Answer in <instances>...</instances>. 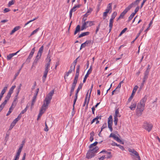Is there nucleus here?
<instances>
[{"instance_id": "obj_42", "label": "nucleus", "mask_w": 160, "mask_h": 160, "mask_svg": "<svg viewBox=\"0 0 160 160\" xmlns=\"http://www.w3.org/2000/svg\"><path fill=\"white\" fill-rule=\"evenodd\" d=\"M35 47H33V48L32 49L30 53V55L31 56H33V54L34 53L35 51Z\"/></svg>"}, {"instance_id": "obj_62", "label": "nucleus", "mask_w": 160, "mask_h": 160, "mask_svg": "<svg viewBox=\"0 0 160 160\" xmlns=\"http://www.w3.org/2000/svg\"><path fill=\"white\" fill-rule=\"evenodd\" d=\"M19 155H18V154H16L14 160H18L19 159Z\"/></svg>"}, {"instance_id": "obj_20", "label": "nucleus", "mask_w": 160, "mask_h": 160, "mask_svg": "<svg viewBox=\"0 0 160 160\" xmlns=\"http://www.w3.org/2000/svg\"><path fill=\"white\" fill-rule=\"evenodd\" d=\"M90 33V32H83L81 34L79 35L78 36V38H81L82 37H83V36H87L89 35Z\"/></svg>"}, {"instance_id": "obj_16", "label": "nucleus", "mask_w": 160, "mask_h": 160, "mask_svg": "<svg viewBox=\"0 0 160 160\" xmlns=\"http://www.w3.org/2000/svg\"><path fill=\"white\" fill-rule=\"evenodd\" d=\"M112 121H108V128L110 129L111 132H112L113 130V129L112 127Z\"/></svg>"}, {"instance_id": "obj_40", "label": "nucleus", "mask_w": 160, "mask_h": 160, "mask_svg": "<svg viewBox=\"0 0 160 160\" xmlns=\"http://www.w3.org/2000/svg\"><path fill=\"white\" fill-rule=\"evenodd\" d=\"M102 116L101 115H98L95 118H93L92 120H98V119H102Z\"/></svg>"}, {"instance_id": "obj_3", "label": "nucleus", "mask_w": 160, "mask_h": 160, "mask_svg": "<svg viewBox=\"0 0 160 160\" xmlns=\"http://www.w3.org/2000/svg\"><path fill=\"white\" fill-rule=\"evenodd\" d=\"M128 151L132 157L133 160H141L140 157L138 152L134 149L129 148Z\"/></svg>"}, {"instance_id": "obj_19", "label": "nucleus", "mask_w": 160, "mask_h": 160, "mask_svg": "<svg viewBox=\"0 0 160 160\" xmlns=\"http://www.w3.org/2000/svg\"><path fill=\"white\" fill-rule=\"evenodd\" d=\"M137 103L135 102H132L131 105L129 107L130 108L131 110H134L136 106Z\"/></svg>"}, {"instance_id": "obj_57", "label": "nucleus", "mask_w": 160, "mask_h": 160, "mask_svg": "<svg viewBox=\"0 0 160 160\" xmlns=\"http://www.w3.org/2000/svg\"><path fill=\"white\" fill-rule=\"evenodd\" d=\"M86 46L85 45V43L84 42L81 44L80 49H81L82 48H85Z\"/></svg>"}, {"instance_id": "obj_30", "label": "nucleus", "mask_w": 160, "mask_h": 160, "mask_svg": "<svg viewBox=\"0 0 160 160\" xmlns=\"http://www.w3.org/2000/svg\"><path fill=\"white\" fill-rule=\"evenodd\" d=\"M15 85L12 86L9 89V92L8 93L11 94L13 92V90L15 88Z\"/></svg>"}, {"instance_id": "obj_6", "label": "nucleus", "mask_w": 160, "mask_h": 160, "mask_svg": "<svg viewBox=\"0 0 160 160\" xmlns=\"http://www.w3.org/2000/svg\"><path fill=\"white\" fill-rule=\"evenodd\" d=\"M142 127L143 128L147 131L148 132H149L152 129L153 125L150 123L145 121L144 122Z\"/></svg>"}, {"instance_id": "obj_11", "label": "nucleus", "mask_w": 160, "mask_h": 160, "mask_svg": "<svg viewBox=\"0 0 160 160\" xmlns=\"http://www.w3.org/2000/svg\"><path fill=\"white\" fill-rule=\"evenodd\" d=\"M112 3H109L107 7V8L105 10V11L108 12V13H110L112 11Z\"/></svg>"}, {"instance_id": "obj_24", "label": "nucleus", "mask_w": 160, "mask_h": 160, "mask_svg": "<svg viewBox=\"0 0 160 160\" xmlns=\"http://www.w3.org/2000/svg\"><path fill=\"white\" fill-rule=\"evenodd\" d=\"M8 101L5 100L4 102L0 106V110L1 111L7 103Z\"/></svg>"}, {"instance_id": "obj_53", "label": "nucleus", "mask_w": 160, "mask_h": 160, "mask_svg": "<svg viewBox=\"0 0 160 160\" xmlns=\"http://www.w3.org/2000/svg\"><path fill=\"white\" fill-rule=\"evenodd\" d=\"M10 9L8 8H5L3 10V12L4 13H6L10 11Z\"/></svg>"}, {"instance_id": "obj_50", "label": "nucleus", "mask_w": 160, "mask_h": 160, "mask_svg": "<svg viewBox=\"0 0 160 160\" xmlns=\"http://www.w3.org/2000/svg\"><path fill=\"white\" fill-rule=\"evenodd\" d=\"M41 55H41L40 54H38L37 53V56H36L35 59L36 60H39L40 59Z\"/></svg>"}, {"instance_id": "obj_36", "label": "nucleus", "mask_w": 160, "mask_h": 160, "mask_svg": "<svg viewBox=\"0 0 160 160\" xmlns=\"http://www.w3.org/2000/svg\"><path fill=\"white\" fill-rule=\"evenodd\" d=\"M37 97V96H35V95H34V97H33V99H32V104H31L32 106H33V104H34V103L36 100Z\"/></svg>"}, {"instance_id": "obj_9", "label": "nucleus", "mask_w": 160, "mask_h": 160, "mask_svg": "<svg viewBox=\"0 0 160 160\" xmlns=\"http://www.w3.org/2000/svg\"><path fill=\"white\" fill-rule=\"evenodd\" d=\"M92 71V68L91 66L90 67V68L88 70V72H87V74H86V75L85 76V77L84 78L83 80V82L84 83L87 79V78L88 76V75Z\"/></svg>"}, {"instance_id": "obj_37", "label": "nucleus", "mask_w": 160, "mask_h": 160, "mask_svg": "<svg viewBox=\"0 0 160 160\" xmlns=\"http://www.w3.org/2000/svg\"><path fill=\"white\" fill-rule=\"evenodd\" d=\"M117 15V13L116 12H113V13L112 14V16H111V19H113L115 18V17Z\"/></svg>"}, {"instance_id": "obj_27", "label": "nucleus", "mask_w": 160, "mask_h": 160, "mask_svg": "<svg viewBox=\"0 0 160 160\" xmlns=\"http://www.w3.org/2000/svg\"><path fill=\"white\" fill-rule=\"evenodd\" d=\"M50 50L49 51L47 55V57L46 59V62H51V56L50 55Z\"/></svg>"}, {"instance_id": "obj_38", "label": "nucleus", "mask_w": 160, "mask_h": 160, "mask_svg": "<svg viewBox=\"0 0 160 160\" xmlns=\"http://www.w3.org/2000/svg\"><path fill=\"white\" fill-rule=\"evenodd\" d=\"M82 85H83V84L82 83H81L79 85L78 88V89H77L76 91L79 92V91H80V90L82 88Z\"/></svg>"}, {"instance_id": "obj_29", "label": "nucleus", "mask_w": 160, "mask_h": 160, "mask_svg": "<svg viewBox=\"0 0 160 160\" xmlns=\"http://www.w3.org/2000/svg\"><path fill=\"white\" fill-rule=\"evenodd\" d=\"M80 6H81L80 5H75L70 10L71 11H72V12H75L76 10V8H80Z\"/></svg>"}, {"instance_id": "obj_7", "label": "nucleus", "mask_w": 160, "mask_h": 160, "mask_svg": "<svg viewBox=\"0 0 160 160\" xmlns=\"http://www.w3.org/2000/svg\"><path fill=\"white\" fill-rule=\"evenodd\" d=\"M133 7L131 4H130L128 7H127L125 10L122 12L119 16L122 18L126 13L129 11L131 8Z\"/></svg>"}, {"instance_id": "obj_18", "label": "nucleus", "mask_w": 160, "mask_h": 160, "mask_svg": "<svg viewBox=\"0 0 160 160\" xmlns=\"http://www.w3.org/2000/svg\"><path fill=\"white\" fill-rule=\"evenodd\" d=\"M113 19H111L110 20L109 23V32H110L113 26Z\"/></svg>"}, {"instance_id": "obj_51", "label": "nucleus", "mask_w": 160, "mask_h": 160, "mask_svg": "<svg viewBox=\"0 0 160 160\" xmlns=\"http://www.w3.org/2000/svg\"><path fill=\"white\" fill-rule=\"evenodd\" d=\"M107 123H104L103 125L102 126V127L101 128V132L102 131V130L103 129L106 128L107 127Z\"/></svg>"}, {"instance_id": "obj_55", "label": "nucleus", "mask_w": 160, "mask_h": 160, "mask_svg": "<svg viewBox=\"0 0 160 160\" xmlns=\"http://www.w3.org/2000/svg\"><path fill=\"white\" fill-rule=\"evenodd\" d=\"M83 18L82 19V23H83V22H86V21L87 19V17H84V16H83Z\"/></svg>"}, {"instance_id": "obj_17", "label": "nucleus", "mask_w": 160, "mask_h": 160, "mask_svg": "<svg viewBox=\"0 0 160 160\" xmlns=\"http://www.w3.org/2000/svg\"><path fill=\"white\" fill-rule=\"evenodd\" d=\"M113 19H111L110 20L109 23V32H110L113 26Z\"/></svg>"}, {"instance_id": "obj_10", "label": "nucleus", "mask_w": 160, "mask_h": 160, "mask_svg": "<svg viewBox=\"0 0 160 160\" xmlns=\"http://www.w3.org/2000/svg\"><path fill=\"white\" fill-rule=\"evenodd\" d=\"M121 115L119 113V110L118 109H117L115 110V113L114 115V120H118V117H120Z\"/></svg>"}, {"instance_id": "obj_61", "label": "nucleus", "mask_w": 160, "mask_h": 160, "mask_svg": "<svg viewBox=\"0 0 160 160\" xmlns=\"http://www.w3.org/2000/svg\"><path fill=\"white\" fill-rule=\"evenodd\" d=\"M116 92V93H118L119 92V91H118L117 89H116L113 91L112 92V95L114 94V92Z\"/></svg>"}, {"instance_id": "obj_8", "label": "nucleus", "mask_w": 160, "mask_h": 160, "mask_svg": "<svg viewBox=\"0 0 160 160\" xmlns=\"http://www.w3.org/2000/svg\"><path fill=\"white\" fill-rule=\"evenodd\" d=\"M138 88V87L137 86H135L133 88V89L132 91V93L131 96L128 99V102H130L131 101V100L133 98L134 95L135 93V92H136L137 90V89Z\"/></svg>"}, {"instance_id": "obj_33", "label": "nucleus", "mask_w": 160, "mask_h": 160, "mask_svg": "<svg viewBox=\"0 0 160 160\" xmlns=\"http://www.w3.org/2000/svg\"><path fill=\"white\" fill-rule=\"evenodd\" d=\"M13 103L12 104V106L10 107V108L9 109V110L7 114V116H8L9 115L10 113L12 112V110L13 109V108H12V106L13 105Z\"/></svg>"}, {"instance_id": "obj_4", "label": "nucleus", "mask_w": 160, "mask_h": 160, "mask_svg": "<svg viewBox=\"0 0 160 160\" xmlns=\"http://www.w3.org/2000/svg\"><path fill=\"white\" fill-rule=\"evenodd\" d=\"M98 149L99 148L97 146L92 149H90L86 154V158L87 159H89L94 157L96 153L98 152Z\"/></svg>"}, {"instance_id": "obj_41", "label": "nucleus", "mask_w": 160, "mask_h": 160, "mask_svg": "<svg viewBox=\"0 0 160 160\" xmlns=\"http://www.w3.org/2000/svg\"><path fill=\"white\" fill-rule=\"evenodd\" d=\"M38 18V17H37L34 18L33 19L29 21L28 22H27L25 24V26H26L30 22H32V21H34V20H36Z\"/></svg>"}, {"instance_id": "obj_56", "label": "nucleus", "mask_w": 160, "mask_h": 160, "mask_svg": "<svg viewBox=\"0 0 160 160\" xmlns=\"http://www.w3.org/2000/svg\"><path fill=\"white\" fill-rule=\"evenodd\" d=\"M113 138L115 140H116L117 141H118L119 140H120V138L116 135Z\"/></svg>"}, {"instance_id": "obj_47", "label": "nucleus", "mask_w": 160, "mask_h": 160, "mask_svg": "<svg viewBox=\"0 0 160 160\" xmlns=\"http://www.w3.org/2000/svg\"><path fill=\"white\" fill-rule=\"evenodd\" d=\"M108 12L106 11L103 12V19H105L106 17L107 16V14Z\"/></svg>"}, {"instance_id": "obj_5", "label": "nucleus", "mask_w": 160, "mask_h": 160, "mask_svg": "<svg viewBox=\"0 0 160 160\" xmlns=\"http://www.w3.org/2000/svg\"><path fill=\"white\" fill-rule=\"evenodd\" d=\"M95 25L94 22L93 21H86L83 22L81 27V30L82 31L86 29L88 27H91Z\"/></svg>"}, {"instance_id": "obj_13", "label": "nucleus", "mask_w": 160, "mask_h": 160, "mask_svg": "<svg viewBox=\"0 0 160 160\" xmlns=\"http://www.w3.org/2000/svg\"><path fill=\"white\" fill-rule=\"evenodd\" d=\"M79 69H80V66L78 65V67L76 69V73L74 79H78V76H79Z\"/></svg>"}, {"instance_id": "obj_43", "label": "nucleus", "mask_w": 160, "mask_h": 160, "mask_svg": "<svg viewBox=\"0 0 160 160\" xmlns=\"http://www.w3.org/2000/svg\"><path fill=\"white\" fill-rule=\"evenodd\" d=\"M45 127L44 128V130L45 131L47 132L48 130V126L47 124V122H45Z\"/></svg>"}, {"instance_id": "obj_35", "label": "nucleus", "mask_w": 160, "mask_h": 160, "mask_svg": "<svg viewBox=\"0 0 160 160\" xmlns=\"http://www.w3.org/2000/svg\"><path fill=\"white\" fill-rule=\"evenodd\" d=\"M98 143V142H95L94 143H93L92 144H91L89 147V148H90L91 149L93 147L95 146Z\"/></svg>"}, {"instance_id": "obj_64", "label": "nucleus", "mask_w": 160, "mask_h": 160, "mask_svg": "<svg viewBox=\"0 0 160 160\" xmlns=\"http://www.w3.org/2000/svg\"><path fill=\"white\" fill-rule=\"evenodd\" d=\"M105 158V156H102L100 158H99V160H103Z\"/></svg>"}, {"instance_id": "obj_32", "label": "nucleus", "mask_w": 160, "mask_h": 160, "mask_svg": "<svg viewBox=\"0 0 160 160\" xmlns=\"http://www.w3.org/2000/svg\"><path fill=\"white\" fill-rule=\"evenodd\" d=\"M75 64H74V66L72 67V65L70 67V69L69 70V72H70V73H71L72 71H74L75 68Z\"/></svg>"}, {"instance_id": "obj_54", "label": "nucleus", "mask_w": 160, "mask_h": 160, "mask_svg": "<svg viewBox=\"0 0 160 160\" xmlns=\"http://www.w3.org/2000/svg\"><path fill=\"white\" fill-rule=\"evenodd\" d=\"M33 56H31L30 55H29V56H28V57L26 61H28L29 62L30 61V60L31 58Z\"/></svg>"}, {"instance_id": "obj_49", "label": "nucleus", "mask_w": 160, "mask_h": 160, "mask_svg": "<svg viewBox=\"0 0 160 160\" xmlns=\"http://www.w3.org/2000/svg\"><path fill=\"white\" fill-rule=\"evenodd\" d=\"M47 74L44 73L43 76L42 77V81L43 82H44L46 80Z\"/></svg>"}, {"instance_id": "obj_21", "label": "nucleus", "mask_w": 160, "mask_h": 160, "mask_svg": "<svg viewBox=\"0 0 160 160\" xmlns=\"http://www.w3.org/2000/svg\"><path fill=\"white\" fill-rule=\"evenodd\" d=\"M18 121H13L11 123L9 128V130H11L13 128L14 126L16 123H17V122Z\"/></svg>"}, {"instance_id": "obj_48", "label": "nucleus", "mask_w": 160, "mask_h": 160, "mask_svg": "<svg viewBox=\"0 0 160 160\" xmlns=\"http://www.w3.org/2000/svg\"><path fill=\"white\" fill-rule=\"evenodd\" d=\"M127 28H124L123 30H122V31L119 34V36H121L122 34L124 33L125 32V31L127 30Z\"/></svg>"}, {"instance_id": "obj_59", "label": "nucleus", "mask_w": 160, "mask_h": 160, "mask_svg": "<svg viewBox=\"0 0 160 160\" xmlns=\"http://www.w3.org/2000/svg\"><path fill=\"white\" fill-rule=\"evenodd\" d=\"M118 147L122 151L125 150L124 147L122 146L119 145H118Z\"/></svg>"}, {"instance_id": "obj_34", "label": "nucleus", "mask_w": 160, "mask_h": 160, "mask_svg": "<svg viewBox=\"0 0 160 160\" xmlns=\"http://www.w3.org/2000/svg\"><path fill=\"white\" fill-rule=\"evenodd\" d=\"M45 122H47V124L49 127H51L52 126V121H47Z\"/></svg>"}, {"instance_id": "obj_39", "label": "nucleus", "mask_w": 160, "mask_h": 160, "mask_svg": "<svg viewBox=\"0 0 160 160\" xmlns=\"http://www.w3.org/2000/svg\"><path fill=\"white\" fill-rule=\"evenodd\" d=\"M11 95V94L8 93L7 94V96L5 98V100H7V101H8L9 100L10 98Z\"/></svg>"}, {"instance_id": "obj_63", "label": "nucleus", "mask_w": 160, "mask_h": 160, "mask_svg": "<svg viewBox=\"0 0 160 160\" xmlns=\"http://www.w3.org/2000/svg\"><path fill=\"white\" fill-rule=\"evenodd\" d=\"M20 28V27L19 26H17L14 28L15 29V31H16L18 30Z\"/></svg>"}, {"instance_id": "obj_25", "label": "nucleus", "mask_w": 160, "mask_h": 160, "mask_svg": "<svg viewBox=\"0 0 160 160\" xmlns=\"http://www.w3.org/2000/svg\"><path fill=\"white\" fill-rule=\"evenodd\" d=\"M149 71V69L147 68L144 73V79L147 80L148 78V75Z\"/></svg>"}, {"instance_id": "obj_45", "label": "nucleus", "mask_w": 160, "mask_h": 160, "mask_svg": "<svg viewBox=\"0 0 160 160\" xmlns=\"http://www.w3.org/2000/svg\"><path fill=\"white\" fill-rule=\"evenodd\" d=\"M39 28H38L35 30H34L32 33L31 34V35H33L34 34L36 33L39 30Z\"/></svg>"}, {"instance_id": "obj_60", "label": "nucleus", "mask_w": 160, "mask_h": 160, "mask_svg": "<svg viewBox=\"0 0 160 160\" xmlns=\"http://www.w3.org/2000/svg\"><path fill=\"white\" fill-rule=\"evenodd\" d=\"M92 11V9L91 8H89L88 9V11L87 12H88L89 14H90L91 12Z\"/></svg>"}, {"instance_id": "obj_44", "label": "nucleus", "mask_w": 160, "mask_h": 160, "mask_svg": "<svg viewBox=\"0 0 160 160\" xmlns=\"http://www.w3.org/2000/svg\"><path fill=\"white\" fill-rule=\"evenodd\" d=\"M134 16V14H131L128 18V22L130 21L132 19Z\"/></svg>"}, {"instance_id": "obj_22", "label": "nucleus", "mask_w": 160, "mask_h": 160, "mask_svg": "<svg viewBox=\"0 0 160 160\" xmlns=\"http://www.w3.org/2000/svg\"><path fill=\"white\" fill-rule=\"evenodd\" d=\"M81 30L80 29V26L79 25H78L75 28V30L74 32V35H76L78 32Z\"/></svg>"}, {"instance_id": "obj_2", "label": "nucleus", "mask_w": 160, "mask_h": 160, "mask_svg": "<svg viewBox=\"0 0 160 160\" xmlns=\"http://www.w3.org/2000/svg\"><path fill=\"white\" fill-rule=\"evenodd\" d=\"M147 96L145 95L141 100L140 102L138 103L136 109V113L138 116H140L142 113L144 109L145 103L147 99Z\"/></svg>"}, {"instance_id": "obj_26", "label": "nucleus", "mask_w": 160, "mask_h": 160, "mask_svg": "<svg viewBox=\"0 0 160 160\" xmlns=\"http://www.w3.org/2000/svg\"><path fill=\"white\" fill-rule=\"evenodd\" d=\"M141 0H136L134 2H133L131 4L134 7L136 5H138Z\"/></svg>"}, {"instance_id": "obj_15", "label": "nucleus", "mask_w": 160, "mask_h": 160, "mask_svg": "<svg viewBox=\"0 0 160 160\" xmlns=\"http://www.w3.org/2000/svg\"><path fill=\"white\" fill-rule=\"evenodd\" d=\"M8 87V85H6L5 86L4 88L2 90L0 94V96H1L2 97H3V94L5 92L6 90H7Z\"/></svg>"}, {"instance_id": "obj_46", "label": "nucleus", "mask_w": 160, "mask_h": 160, "mask_svg": "<svg viewBox=\"0 0 160 160\" xmlns=\"http://www.w3.org/2000/svg\"><path fill=\"white\" fill-rule=\"evenodd\" d=\"M14 1L13 0H11V1L9 2L8 4V7H10L13 4H14Z\"/></svg>"}, {"instance_id": "obj_12", "label": "nucleus", "mask_w": 160, "mask_h": 160, "mask_svg": "<svg viewBox=\"0 0 160 160\" xmlns=\"http://www.w3.org/2000/svg\"><path fill=\"white\" fill-rule=\"evenodd\" d=\"M19 51L20 50H19L15 53L9 54L7 56V59L8 60H10L14 56L16 55Z\"/></svg>"}, {"instance_id": "obj_58", "label": "nucleus", "mask_w": 160, "mask_h": 160, "mask_svg": "<svg viewBox=\"0 0 160 160\" xmlns=\"http://www.w3.org/2000/svg\"><path fill=\"white\" fill-rule=\"evenodd\" d=\"M39 88H37L36 90V92L34 94V95L35 96H37L38 95V92H39Z\"/></svg>"}, {"instance_id": "obj_31", "label": "nucleus", "mask_w": 160, "mask_h": 160, "mask_svg": "<svg viewBox=\"0 0 160 160\" xmlns=\"http://www.w3.org/2000/svg\"><path fill=\"white\" fill-rule=\"evenodd\" d=\"M43 49V46H42L39 48L38 54L42 55Z\"/></svg>"}, {"instance_id": "obj_14", "label": "nucleus", "mask_w": 160, "mask_h": 160, "mask_svg": "<svg viewBox=\"0 0 160 160\" xmlns=\"http://www.w3.org/2000/svg\"><path fill=\"white\" fill-rule=\"evenodd\" d=\"M78 80V79H74L71 89L74 90Z\"/></svg>"}, {"instance_id": "obj_28", "label": "nucleus", "mask_w": 160, "mask_h": 160, "mask_svg": "<svg viewBox=\"0 0 160 160\" xmlns=\"http://www.w3.org/2000/svg\"><path fill=\"white\" fill-rule=\"evenodd\" d=\"M90 135V138H89V140L90 142H92L93 139V137L94 136V132L92 131L91 132Z\"/></svg>"}, {"instance_id": "obj_23", "label": "nucleus", "mask_w": 160, "mask_h": 160, "mask_svg": "<svg viewBox=\"0 0 160 160\" xmlns=\"http://www.w3.org/2000/svg\"><path fill=\"white\" fill-rule=\"evenodd\" d=\"M92 88H93V84L92 85V86L91 87V88H90V93H89V95L88 97V101H87V106H87V107H88V104L89 103V100H90V96H91V92H92Z\"/></svg>"}, {"instance_id": "obj_1", "label": "nucleus", "mask_w": 160, "mask_h": 160, "mask_svg": "<svg viewBox=\"0 0 160 160\" xmlns=\"http://www.w3.org/2000/svg\"><path fill=\"white\" fill-rule=\"evenodd\" d=\"M54 90H52L46 96L44 101L43 104L38 114L37 119V120L39 119V118L41 117L42 115L45 112L46 109L48 108L49 104L50 103L51 100L52 98V97L54 94Z\"/></svg>"}, {"instance_id": "obj_52", "label": "nucleus", "mask_w": 160, "mask_h": 160, "mask_svg": "<svg viewBox=\"0 0 160 160\" xmlns=\"http://www.w3.org/2000/svg\"><path fill=\"white\" fill-rule=\"evenodd\" d=\"M100 26V24L99 23L97 27V28L96 30V34H97L99 31Z\"/></svg>"}]
</instances>
